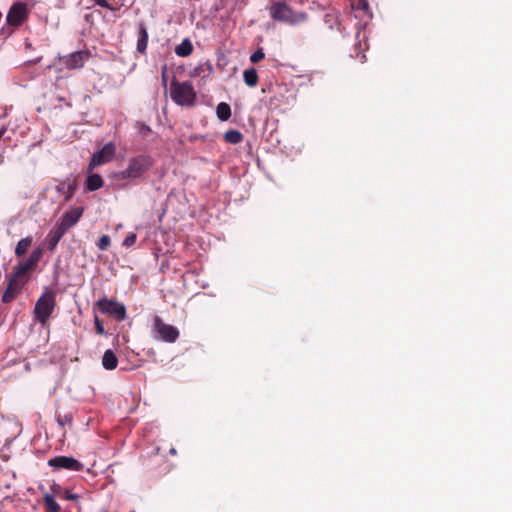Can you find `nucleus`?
<instances>
[{"label": "nucleus", "instance_id": "nucleus-1", "mask_svg": "<svg viewBox=\"0 0 512 512\" xmlns=\"http://www.w3.org/2000/svg\"><path fill=\"white\" fill-rule=\"evenodd\" d=\"M270 17L277 22L295 25L307 19L305 12L295 13L293 9L281 1H272L268 7Z\"/></svg>", "mask_w": 512, "mask_h": 512}, {"label": "nucleus", "instance_id": "nucleus-2", "mask_svg": "<svg viewBox=\"0 0 512 512\" xmlns=\"http://www.w3.org/2000/svg\"><path fill=\"white\" fill-rule=\"evenodd\" d=\"M171 99L179 106L192 107L196 103V92L188 81L179 82L173 79L170 86Z\"/></svg>", "mask_w": 512, "mask_h": 512}, {"label": "nucleus", "instance_id": "nucleus-3", "mask_svg": "<svg viewBox=\"0 0 512 512\" xmlns=\"http://www.w3.org/2000/svg\"><path fill=\"white\" fill-rule=\"evenodd\" d=\"M152 166V159L146 155H138L129 160L125 170L118 173L119 179H137L147 172Z\"/></svg>", "mask_w": 512, "mask_h": 512}, {"label": "nucleus", "instance_id": "nucleus-4", "mask_svg": "<svg viewBox=\"0 0 512 512\" xmlns=\"http://www.w3.org/2000/svg\"><path fill=\"white\" fill-rule=\"evenodd\" d=\"M151 331L154 339L166 343H175L180 336L177 327L165 323L158 315L154 316L152 319Z\"/></svg>", "mask_w": 512, "mask_h": 512}, {"label": "nucleus", "instance_id": "nucleus-5", "mask_svg": "<svg viewBox=\"0 0 512 512\" xmlns=\"http://www.w3.org/2000/svg\"><path fill=\"white\" fill-rule=\"evenodd\" d=\"M55 305V294L51 291L43 293L37 300L34 307V316L43 327L47 326Z\"/></svg>", "mask_w": 512, "mask_h": 512}, {"label": "nucleus", "instance_id": "nucleus-6", "mask_svg": "<svg viewBox=\"0 0 512 512\" xmlns=\"http://www.w3.org/2000/svg\"><path fill=\"white\" fill-rule=\"evenodd\" d=\"M95 306L101 313L112 316L117 321H123L126 318L125 306L116 300L103 297L95 303Z\"/></svg>", "mask_w": 512, "mask_h": 512}, {"label": "nucleus", "instance_id": "nucleus-7", "mask_svg": "<svg viewBox=\"0 0 512 512\" xmlns=\"http://www.w3.org/2000/svg\"><path fill=\"white\" fill-rule=\"evenodd\" d=\"M30 10L28 8V5L24 2H15L11 5V7L8 10L7 16H6V23L10 27L18 28L20 27L24 22L27 21L29 17Z\"/></svg>", "mask_w": 512, "mask_h": 512}, {"label": "nucleus", "instance_id": "nucleus-8", "mask_svg": "<svg viewBox=\"0 0 512 512\" xmlns=\"http://www.w3.org/2000/svg\"><path fill=\"white\" fill-rule=\"evenodd\" d=\"M116 153V146L114 143H106L100 150L95 152L87 167V172L91 173L97 166L110 162Z\"/></svg>", "mask_w": 512, "mask_h": 512}, {"label": "nucleus", "instance_id": "nucleus-9", "mask_svg": "<svg viewBox=\"0 0 512 512\" xmlns=\"http://www.w3.org/2000/svg\"><path fill=\"white\" fill-rule=\"evenodd\" d=\"M48 465L56 470L82 471L84 465L71 456H56L48 460Z\"/></svg>", "mask_w": 512, "mask_h": 512}, {"label": "nucleus", "instance_id": "nucleus-10", "mask_svg": "<svg viewBox=\"0 0 512 512\" xmlns=\"http://www.w3.org/2000/svg\"><path fill=\"white\" fill-rule=\"evenodd\" d=\"M91 54L88 50H81L61 56L59 61L70 70L81 69L85 62L90 58Z\"/></svg>", "mask_w": 512, "mask_h": 512}, {"label": "nucleus", "instance_id": "nucleus-11", "mask_svg": "<svg viewBox=\"0 0 512 512\" xmlns=\"http://www.w3.org/2000/svg\"><path fill=\"white\" fill-rule=\"evenodd\" d=\"M8 285L2 295L3 303H11L20 293L25 284V281H20L12 276L7 277Z\"/></svg>", "mask_w": 512, "mask_h": 512}, {"label": "nucleus", "instance_id": "nucleus-12", "mask_svg": "<svg viewBox=\"0 0 512 512\" xmlns=\"http://www.w3.org/2000/svg\"><path fill=\"white\" fill-rule=\"evenodd\" d=\"M84 212L83 207H76L73 208L67 212H65L62 217L61 221L58 224L65 232H67L71 227H73L79 219L82 217Z\"/></svg>", "mask_w": 512, "mask_h": 512}, {"label": "nucleus", "instance_id": "nucleus-13", "mask_svg": "<svg viewBox=\"0 0 512 512\" xmlns=\"http://www.w3.org/2000/svg\"><path fill=\"white\" fill-rule=\"evenodd\" d=\"M77 189L76 178L67 177L66 179L59 182L56 186V191L64 196V202H68L72 199Z\"/></svg>", "mask_w": 512, "mask_h": 512}, {"label": "nucleus", "instance_id": "nucleus-14", "mask_svg": "<svg viewBox=\"0 0 512 512\" xmlns=\"http://www.w3.org/2000/svg\"><path fill=\"white\" fill-rule=\"evenodd\" d=\"M35 270V267L30 264L27 260L23 262H19L16 266L13 267V271L10 276L14 277L20 281H27L29 275L32 271Z\"/></svg>", "mask_w": 512, "mask_h": 512}, {"label": "nucleus", "instance_id": "nucleus-15", "mask_svg": "<svg viewBox=\"0 0 512 512\" xmlns=\"http://www.w3.org/2000/svg\"><path fill=\"white\" fill-rule=\"evenodd\" d=\"M65 231L60 227V226H56L55 228H53L47 235L46 237V241H47V248L50 250V251H54L57 244L59 243V241L61 240V238L65 235Z\"/></svg>", "mask_w": 512, "mask_h": 512}, {"label": "nucleus", "instance_id": "nucleus-16", "mask_svg": "<svg viewBox=\"0 0 512 512\" xmlns=\"http://www.w3.org/2000/svg\"><path fill=\"white\" fill-rule=\"evenodd\" d=\"M148 31L143 23L139 24L138 40H137V51L144 54L148 45Z\"/></svg>", "mask_w": 512, "mask_h": 512}, {"label": "nucleus", "instance_id": "nucleus-17", "mask_svg": "<svg viewBox=\"0 0 512 512\" xmlns=\"http://www.w3.org/2000/svg\"><path fill=\"white\" fill-rule=\"evenodd\" d=\"M104 184L102 177L99 174L89 173L86 180V190L93 192L99 190Z\"/></svg>", "mask_w": 512, "mask_h": 512}, {"label": "nucleus", "instance_id": "nucleus-18", "mask_svg": "<svg viewBox=\"0 0 512 512\" xmlns=\"http://www.w3.org/2000/svg\"><path fill=\"white\" fill-rule=\"evenodd\" d=\"M118 359L115 355V353L108 349L104 352V355L102 357V365L107 370H113L117 367Z\"/></svg>", "mask_w": 512, "mask_h": 512}, {"label": "nucleus", "instance_id": "nucleus-19", "mask_svg": "<svg viewBox=\"0 0 512 512\" xmlns=\"http://www.w3.org/2000/svg\"><path fill=\"white\" fill-rule=\"evenodd\" d=\"M193 52L192 42L186 38L175 48L176 55L180 57H188Z\"/></svg>", "mask_w": 512, "mask_h": 512}, {"label": "nucleus", "instance_id": "nucleus-20", "mask_svg": "<svg viewBox=\"0 0 512 512\" xmlns=\"http://www.w3.org/2000/svg\"><path fill=\"white\" fill-rule=\"evenodd\" d=\"M32 242H33V238L31 236L21 239L16 245L15 255L17 257L23 256L28 251L30 246L32 245Z\"/></svg>", "mask_w": 512, "mask_h": 512}, {"label": "nucleus", "instance_id": "nucleus-21", "mask_svg": "<svg viewBox=\"0 0 512 512\" xmlns=\"http://www.w3.org/2000/svg\"><path fill=\"white\" fill-rule=\"evenodd\" d=\"M43 503H44L46 512H59L61 509L53 495H50L47 493L44 494Z\"/></svg>", "mask_w": 512, "mask_h": 512}, {"label": "nucleus", "instance_id": "nucleus-22", "mask_svg": "<svg viewBox=\"0 0 512 512\" xmlns=\"http://www.w3.org/2000/svg\"><path fill=\"white\" fill-rule=\"evenodd\" d=\"M243 79L247 86L255 87L258 83V74L256 69L250 68L243 72Z\"/></svg>", "mask_w": 512, "mask_h": 512}, {"label": "nucleus", "instance_id": "nucleus-23", "mask_svg": "<svg viewBox=\"0 0 512 512\" xmlns=\"http://www.w3.org/2000/svg\"><path fill=\"white\" fill-rule=\"evenodd\" d=\"M216 114L221 121H227L231 117V108L227 103L221 102L216 107Z\"/></svg>", "mask_w": 512, "mask_h": 512}, {"label": "nucleus", "instance_id": "nucleus-24", "mask_svg": "<svg viewBox=\"0 0 512 512\" xmlns=\"http://www.w3.org/2000/svg\"><path fill=\"white\" fill-rule=\"evenodd\" d=\"M224 140L230 144H238L243 140V134L238 130H228L224 134Z\"/></svg>", "mask_w": 512, "mask_h": 512}, {"label": "nucleus", "instance_id": "nucleus-25", "mask_svg": "<svg viewBox=\"0 0 512 512\" xmlns=\"http://www.w3.org/2000/svg\"><path fill=\"white\" fill-rule=\"evenodd\" d=\"M43 252V248L37 247L31 252V254L26 260L36 268L43 256Z\"/></svg>", "mask_w": 512, "mask_h": 512}, {"label": "nucleus", "instance_id": "nucleus-26", "mask_svg": "<svg viewBox=\"0 0 512 512\" xmlns=\"http://www.w3.org/2000/svg\"><path fill=\"white\" fill-rule=\"evenodd\" d=\"M111 245V239H110V236L109 235H102L98 242H97V247L101 250V251H106L108 250V248L110 247Z\"/></svg>", "mask_w": 512, "mask_h": 512}, {"label": "nucleus", "instance_id": "nucleus-27", "mask_svg": "<svg viewBox=\"0 0 512 512\" xmlns=\"http://www.w3.org/2000/svg\"><path fill=\"white\" fill-rule=\"evenodd\" d=\"M353 9L366 11L369 7L367 0H351Z\"/></svg>", "mask_w": 512, "mask_h": 512}, {"label": "nucleus", "instance_id": "nucleus-28", "mask_svg": "<svg viewBox=\"0 0 512 512\" xmlns=\"http://www.w3.org/2000/svg\"><path fill=\"white\" fill-rule=\"evenodd\" d=\"M264 57H265V53H264L263 49L259 48L250 56V61L252 63H258L259 61L264 59Z\"/></svg>", "mask_w": 512, "mask_h": 512}, {"label": "nucleus", "instance_id": "nucleus-29", "mask_svg": "<svg viewBox=\"0 0 512 512\" xmlns=\"http://www.w3.org/2000/svg\"><path fill=\"white\" fill-rule=\"evenodd\" d=\"M72 420H73V418H72L71 414H65L63 416L62 415H58L57 416V422L61 426H64L66 424L71 426L72 425Z\"/></svg>", "mask_w": 512, "mask_h": 512}, {"label": "nucleus", "instance_id": "nucleus-30", "mask_svg": "<svg viewBox=\"0 0 512 512\" xmlns=\"http://www.w3.org/2000/svg\"><path fill=\"white\" fill-rule=\"evenodd\" d=\"M136 239H137V235L135 233H129L123 241V246H125L127 248L133 246L136 242Z\"/></svg>", "mask_w": 512, "mask_h": 512}, {"label": "nucleus", "instance_id": "nucleus-31", "mask_svg": "<svg viewBox=\"0 0 512 512\" xmlns=\"http://www.w3.org/2000/svg\"><path fill=\"white\" fill-rule=\"evenodd\" d=\"M95 330L98 335L105 334L104 326L97 315L94 316Z\"/></svg>", "mask_w": 512, "mask_h": 512}, {"label": "nucleus", "instance_id": "nucleus-32", "mask_svg": "<svg viewBox=\"0 0 512 512\" xmlns=\"http://www.w3.org/2000/svg\"><path fill=\"white\" fill-rule=\"evenodd\" d=\"M93 1H94L95 5H98V6L103 7V8H107V9H109L111 11H116V8L111 6L107 2V0H93Z\"/></svg>", "mask_w": 512, "mask_h": 512}, {"label": "nucleus", "instance_id": "nucleus-33", "mask_svg": "<svg viewBox=\"0 0 512 512\" xmlns=\"http://www.w3.org/2000/svg\"><path fill=\"white\" fill-rule=\"evenodd\" d=\"M168 69H167V66L164 65L162 67V72H161V78H162V84H163V87L166 89L167 88V83H168Z\"/></svg>", "mask_w": 512, "mask_h": 512}, {"label": "nucleus", "instance_id": "nucleus-34", "mask_svg": "<svg viewBox=\"0 0 512 512\" xmlns=\"http://www.w3.org/2000/svg\"><path fill=\"white\" fill-rule=\"evenodd\" d=\"M63 499L65 500H77L78 499V495L77 494H74V493H71L69 491H65L62 495H60Z\"/></svg>", "mask_w": 512, "mask_h": 512}, {"label": "nucleus", "instance_id": "nucleus-35", "mask_svg": "<svg viewBox=\"0 0 512 512\" xmlns=\"http://www.w3.org/2000/svg\"><path fill=\"white\" fill-rule=\"evenodd\" d=\"M51 490L55 493V494H60L61 492V487L60 485L54 483L52 486H51Z\"/></svg>", "mask_w": 512, "mask_h": 512}, {"label": "nucleus", "instance_id": "nucleus-36", "mask_svg": "<svg viewBox=\"0 0 512 512\" xmlns=\"http://www.w3.org/2000/svg\"><path fill=\"white\" fill-rule=\"evenodd\" d=\"M5 129H0V140L2 139L3 135L5 134Z\"/></svg>", "mask_w": 512, "mask_h": 512}, {"label": "nucleus", "instance_id": "nucleus-37", "mask_svg": "<svg viewBox=\"0 0 512 512\" xmlns=\"http://www.w3.org/2000/svg\"><path fill=\"white\" fill-rule=\"evenodd\" d=\"M170 453H171V454H173V455H175V454H176V450H175L174 448H172V449L170 450Z\"/></svg>", "mask_w": 512, "mask_h": 512}, {"label": "nucleus", "instance_id": "nucleus-38", "mask_svg": "<svg viewBox=\"0 0 512 512\" xmlns=\"http://www.w3.org/2000/svg\"><path fill=\"white\" fill-rule=\"evenodd\" d=\"M361 59H362L361 61L363 62L364 59H365V55L364 54L362 55Z\"/></svg>", "mask_w": 512, "mask_h": 512}]
</instances>
